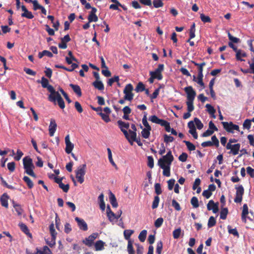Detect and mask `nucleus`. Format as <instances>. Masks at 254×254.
<instances>
[{"label": "nucleus", "instance_id": "53", "mask_svg": "<svg viewBox=\"0 0 254 254\" xmlns=\"http://www.w3.org/2000/svg\"><path fill=\"white\" fill-rule=\"evenodd\" d=\"M149 74H152L154 76H156V79H157L158 80H161L163 78L162 73H160L158 71H156V70H155L153 71H150Z\"/></svg>", "mask_w": 254, "mask_h": 254}, {"label": "nucleus", "instance_id": "42", "mask_svg": "<svg viewBox=\"0 0 254 254\" xmlns=\"http://www.w3.org/2000/svg\"><path fill=\"white\" fill-rule=\"evenodd\" d=\"M145 85L141 82H139L136 85L135 91L136 92H142L145 90Z\"/></svg>", "mask_w": 254, "mask_h": 254}, {"label": "nucleus", "instance_id": "52", "mask_svg": "<svg viewBox=\"0 0 254 254\" xmlns=\"http://www.w3.org/2000/svg\"><path fill=\"white\" fill-rule=\"evenodd\" d=\"M161 126L164 127L166 131L167 132H170L172 129L170 127V123L165 120H164Z\"/></svg>", "mask_w": 254, "mask_h": 254}, {"label": "nucleus", "instance_id": "7", "mask_svg": "<svg viewBox=\"0 0 254 254\" xmlns=\"http://www.w3.org/2000/svg\"><path fill=\"white\" fill-rule=\"evenodd\" d=\"M37 82L38 83H40L43 88H47L50 94L55 93V91H56L55 88L52 85L49 84L48 80L45 77L43 76L41 78V80H38Z\"/></svg>", "mask_w": 254, "mask_h": 254}, {"label": "nucleus", "instance_id": "16", "mask_svg": "<svg viewBox=\"0 0 254 254\" xmlns=\"http://www.w3.org/2000/svg\"><path fill=\"white\" fill-rule=\"evenodd\" d=\"M75 220L77 223L78 226L80 229L84 231L87 230V224L83 219H81L78 217H76L75 218Z\"/></svg>", "mask_w": 254, "mask_h": 254}, {"label": "nucleus", "instance_id": "54", "mask_svg": "<svg viewBox=\"0 0 254 254\" xmlns=\"http://www.w3.org/2000/svg\"><path fill=\"white\" fill-rule=\"evenodd\" d=\"M163 249V243L161 241L157 242L156 252L157 254H161Z\"/></svg>", "mask_w": 254, "mask_h": 254}, {"label": "nucleus", "instance_id": "38", "mask_svg": "<svg viewBox=\"0 0 254 254\" xmlns=\"http://www.w3.org/2000/svg\"><path fill=\"white\" fill-rule=\"evenodd\" d=\"M193 101L194 100H187L186 102L187 110L189 112H191L194 110Z\"/></svg>", "mask_w": 254, "mask_h": 254}, {"label": "nucleus", "instance_id": "27", "mask_svg": "<svg viewBox=\"0 0 254 254\" xmlns=\"http://www.w3.org/2000/svg\"><path fill=\"white\" fill-rule=\"evenodd\" d=\"M92 85L99 90L102 91L104 89V84L100 80L95 81L92 83Z\"/></svg>", "mask_w": 254, "mask_h": 254}, {"label": "nucleus", "instance_id": "37", "mask_svg": "<svg viewBox=\"0 0 254 254\" xmlns=\"http://www.w3.org/2000/svg\"><path fill=\"white\" fill-rule=\"evenodd\" d=\"M133 230H125L124 232V236L125 239L127 240H128V241L130 240V236L133 233Z\"/></svg>", "mask_w": 254, "mask_h": 254}, {"label": "nucleus", "instance_id": "56", "mask_svg": "<svg viewBox=\"0 0 254 254\" xmlns=\"http://www.w3.org/2000/svg\"><path fill=\"white\" fill-rule=\"evenodd\" d=\"M196 125V126L198 129H201L203 127V125L200 121V120L197 118H195L194 119V122Z\"/></svg>", "mask_w": 254, "mask_h": 254}, {"label": "nucleus", "instance_id": "63", "mask_svg": "<svg viewBox=\"0 0 254 254\" xmlns=\"http://www.w3.org/2000/svg\"><path fill=\"white\" fill-rule=\"evenodd\" d=\"M74 107H75V108L76 110V111L79 113H81L83 112V108H82L81 104H80V103L78 102V101H76L74 103Z\"/></svg>", "mask_w": 254, "mask_h": 254}, {"label": "nucleus", "instance_id": "64", "mask_svg": "<svg viewBox=\"0 0 254 254\" xmlns=\"http://www.w3.org/2000/svg\"><path fill=\"white\" fill-rule=\"evenodd\" d=\"M155 193L158 195L162 193V190L160 184L159 183H156L154 186Z\"/></svg>", "mask_w": 254, "mask_h": 254}, {"label": "nucleus", "instance_id": "25", "mask_svg": "<svg viewBox=\"0 0 254 254\" xmlns=\"http://www.w3.org/2000/svg\"><path fill=\"white\" fill-rule=\"evenodd\" d=\"M231 123L232 122H230V123L226 122H222V124L223 125L224 128L229 132L233 133V128L232 127H231Z\"/></svg>", "mask_w": 254, "mask_h": 254}, {"label": "nucleus", "instance_id": "45", "mask_svg": "<svg viewBox=\"0 0 254 254\" xmlns=\"http://www.w3.org/2000/svg\"><path fill=\"white\" fill-rule=\"evenodd\" d=\"M23 180L27 184V185L29 189H32L33 187V183L28 177L24 176Z\"/></svg>", "mask_w": 254, "mask_h": 254}, {"label": "nucleus", "instance_id": "30", "mask_svg": "<svg viewBox=\"0 0 254 254\" xmlns=\"http://www.w3.org/2000/svg\"><path fill=\"white\" fill-rule=\"evenodd\" d=\"M13 206L14 208L15 211L17 212V215L20 216L21 215L22 213L23 212V210L21 208V206L20 204L16 203L14 201H13Z\"/></svg>", "mask_w": 254, "mask_h": 254}, {"label": "nucleus", "instance_id": "49", "mask_svg": "<svg viewBox=\"0 0 254 254\" xmlns=\"http://www.w3.org/2000/svg\"><path fill=\"white\" fill-rule=\"evenodd\" d=\"M160 201V198L158 195L154 197L152 205V209H155L158 207Z\"/></svg>", "mask_w": 254, "mask_h": 254}, {"label": "nucleus", "instance_id": "6", "mask_svg": "<svg viewBox=\"0 0 254 254\" xmlns=\"http://www.w3.org/2000/svg\"><path fill=\"white\" fill-rule=\"evenodd\" d=\"M236 190V196L234 198V202L241 203L242 201L243 196L244 194V188L242 185L235 186Z\"/></svg>", "mask_w": 254, "mask_h": 254}, {"label": "nucleus", "instance_id": "10", "mask_svg": "<svg viewBox=\"0 0 254 254\" xmlns=\"http://www.w3.org/2000/svg\"><path fill=\"white\" fill-rule=\"evenodd\" d=\"M184 90L187 94V100H194L196 96V92L192 87L189 86L184 88Z\"/></svg>", "mask_w": 254, "mask_h": 254}, {"label": "nucleus", "instance_id": "29", "mask_svg": "<svg viewBox=\"0 0 254 254\" xmlns=\"http://www.w3.org/2000/svg\"><path fill=\"white\" fill-rule=\"evenodd\" d=\"M122 213V210H120V215H116L113 211L107 215V217L110 222H113L115 219H118Z\"/></svg>", "mask_w": 254, "mask_h": 254}, {"label": "nucleus", "instance_id": "48", "mask_svg": "<svg viewBox=\"0 0 254 254\" xmlns=\"http://www.w3.org/2000/svg\"><path fill=\"white\" fill-rule=\"evenodd\" d=\"M127 249L128 254H134V251L131 240L128 241Z\"/></svg>", "mask_w": 254, "mask_h": 254}, {"label": "nucleus", "instance_id": "3", "mask_svg": "<svg viewBox=\"0 0 254 254\" xmlns=\"http://www.w3.org/2000/svg\"><path fill=\"white\" fill-rule=\"evenodd\" d=\"M174 160V157L172 154V152L169 150L166 155L163 156L162 158L159 159L158 164L159 166H170Z\"/></svg>", "mask_w": 254, "mask_h": 254}, {"label": "nucleus", "instance_id": "47", "mask_svg": "<svg viewBox=\"0 0 254 254\" xmlns=\"http://www.w3.org/2000/svg\"><path fill=\"white\" fill-rule=\"evenodd\" d=\"M183 142L186 144L189 150L193 151L195 149V145L190 142L187 140H184Z\"/></svg>", "mask_w": 254, "mask_h": 254}, {"label": "nucleus", "instance_id": "40", "mask_svg": "<svg viewBox=\"0 0 254 254\" xmlns=\"http://www.w3.org/2000/svg\"><path fill=\"white\" fill-rule=\"evenodd\" d=\"M228 213V210L227 208H223L220 211V218L223 220H225L227 218V215Z\"/></svg>", "mask_w": 254, "mask_h": 254}, {"label": "nucleus", "instance_id": "2", "mask_svg": "<svg viewBox=\"0 0 254 254\" xmlns=\"http://www.w3.org/2000/svg\"><path fill=\"white\" fill-rule=\"evenodd\" d=\"M48 100L55 104L57 102L60 108L63 109L65 108L64 102L59 92L55 91V93L50 94L48 97Z\"/></svg>", "mask_w": 254, "mask_h": 254}, {"label": "nucleus", "instance_id": "43", "mask_svg": "<svg viewBox=\"0 0 254 254\" xmlns=\"http://www.w3.org/2000/svg\"><path fill=\"white\" fill-rule=\"evenodd\" d=\"M49 229H50V234L52 236V239L54 240H55L56 235H57V233L54 228V223H52L50 225Z\"/></svg>", "mask_w": 254, "mask_h": 254}, {"label": "nucleus", "instance_id": "5", "mask_svg": "<svg viewBox=\"0 0 254 254\" xmlns=\"http://www.w3.org/2000/svg\"><path fill=\"white\" fill-rule=\"evenodd\" d=\"M133 90V87L130 83L127 84L125 86L124 90V93L125 94L124 100L131 101L134 96V94L132 92Z\"/></svg>", "mask_w": 254, "mask_h": 254}, {"label": "nucleus", "instance_id": "46", "mask_svg": "<svg viewBox=\"0 0 254 254\" xmlns=\"http://www.w3.org/2000/svg\"><path fill=\"white\" fill-rule=\"evenodd\" d=\"M190 203L193 208H197L199 206V203L197 198L196 196H193L190 200Z\"/></svg>", "mask_w": 254, "mask_h": 254}, {"label": "nucleus", "instance_id": "39", "mask_svg": "<svg viewBox=\"0 0 254 254\" xmlns=\"http://www.w3.org/2000/svg\"><path fill=\"white\" fill-rule=\"evenodd\" d=\"M228 231L229 234L233 235L237 238L239 237V233L236 228H232L230 226H228Z\"/></svg>", "mask_w": 254, "mask_h": 254}, {"label": "nucleus", "instance_id": "9", "mask_svg": "<svg viewBox=\"0 0 254 254\" xmlns=\"http://www.w3.org/2000/svg\"><path fill=\"white\" fill-rule=\"evenodd\" d=\"M240 147L241 144L240 143H237L235 144H227L226 145V149L228 150H230L228 153L230 154H232L233 155H237L239 153Z\"/></svg>", "mask_w": 254, "mask_h": 254}, {"label": "nucleus", "instance_id": "41", "mask_svg": "<svg viewBox=\"0 0 254 254\" xmlns=\"http://www.w3.org/2000/svg\"><path fill=\"white\" fill-rule=\"evenodd\" d=\"M146 235L147 231L146 230L141 231L138 236L139 241L141 242H144L146 239Z\"/></svg>", "mask_w": 254, "mask_h": 254}, {"label": "nucleus", "instance_id": "1", "mask_svg": "<svg viewBox=\"0 0 254 254\" xmlns=\"http://www.w3.org/2000/svg\"><path fill=\"white\" fill-rule=\"evenodd\" d=\"M23 164L25 173L29 176L36 178V175L33 172V169L35 167L32 159L29 156H26L23 159Z\"/></svg>", "mask_w": 254, "mask_h": 254}, {"label": "nucleus", "instance_id": "55", "mask_svg": "<svg viewBox=\"0 0 254 254\" xmlns=\"http://www.w3.org/2000/svg\"><path fill=\"white\" fill-rule=\"evenodd\" d=\"M216 223V220L213 216H211L209 218L207 226L209 228H211L215 225Z\"/></svg>", "mask_w": 254, "mask_h": 254}, {"label": "nucleus", "instance_id": "51", "mask_svg": "<svg viewBox=\"0 0 254 254\" xmlns=\"http://www.w3.org/2000/svg\"><path fill=\"white\" fill-rule=\"evenodd\" d=\"M164 219L162 217H159L157 218L154 222V226L156 228L160 227L163 223Z\"/></svg>", "mask_w": 254, "mask_h": 254}, {"label": "nucleus", "instance_id": "18", "mask_svg": "<svg viewBox=\"0 0 254 254\" xmlns=\"http://www.w3.org/2000/svg\"><path fill=\"white\" fill-rule=\"evenodd\" d=\"M249 213V208L247 204H244L243 206V210L242 213V220L244 223L247 222V215Z\"/></svg>", "mask_w": 254, "mask_h": 254}, {"label": "nucleus", "instance_id": "11", "mask_svg": "<svg viewBox=\"0 0 254 254\" xmlns=\"http://www.w3.org/2000/svg\"><path fill=\"white\" fill-rule=\"evenodd\" d=\"M98 235V234L97 233H93L87 238H86L85 240H83L82 242L87 246L89 247H91Z\"/></svg>", "mask_w": 254, "mask_h": 254}, {"label": "nucleus", "instance_id": "61", "mask_svg": "<svg viewBox=\"0 0 254 254\" xmlns=\"http://www.w3.org/2000/svg\"><path fill=\"white\" fill-rule=\"evenodd\" d=\"M88 20L89 22H97L98 20V18L96 14H89Z\"/></svg>", "mask_w": 254, "mask_h": 254}, {"label": "nucleus", "instance_id": "28", "mask_svg": "<svg viewBox=\"0 0 254 254\" xmlns=\"http://www.w3.org/2000/svg\"><path fill=\"white\" fill-rule=\"evenodd\" d=\"M131 127L132 130L129 129L128 132L129 133V137H131L132 139H134L135 137L136 136L137 129L134 124H131Z\"/></svg>", "mask_w": 254, "mask_h": 254}, {"label": "nucleus", "instance_id": "4", "mask_svg": "<svg viewBox=\"0 0 254 254\" xmlns=\"http://www.w3.org/2000/svg\"><path fill=\"white\" fill-rule=\"evenodd\" d=\"M86 165L85 164L79 166L76 171V178L80 184L83 183L84 181V176L85 174Z\"/></svg>", "mask_w": 254, "mask_h": 254}, {"label": "nucleus", "instance_id": "35", "mask_svg": "<svg viewBox=\"0 0 254 254\" xmlns=\"http://www.w3.org/2000/svg\"><path fill=\"white\" fill-rule=\"evenodd\" d=\"M206 108H207V110L208 112L212 115L213 118H215V116L214 115L216 111L215 109L214 108L213 106H212L210 104H207L205 106Z\"/></svg>", "mask_w": 254, "mask_h": 254}, {"label": "nucleus", "instance_id": "24", "mask_svg": "<svg viewBox=\"0 0 254 254\" xmlns=\"http://www.w3.org/2000/svg\"><path fill=\"white\" fill-rule=\"evenodd\" d=\"M105 243L102 240L97 241L95 244V250L96 251H102L104 249Z\"/></svg>", "mask_w": 254, "mask_h": 254}, {"label": "nucleus", "instance_id": "32", "mask_svg": "<svg viewBox=\"0 0 254 254\" xmlns=\"http://www.w3.org/2000/svg\"><path fill=\"white\" fill-rule=\"evenodd\" d=\"M44 56H46L49 58H52L53 57V54L47 50H44L42 52H39L38 54V57L39 59L42 58Z\"/></svg>", "mask_w": 254, "mask_h": 254}, {"label": "nucleus", "instance_id": "15", "mask_svg": "<svg viewBox=\"0 0 254 254\" xmlns=\"http://www.w3.org/2000/svg\"><path fill=\"white\" fill-rule=\"evenodd\" d=\"M57 125L56 121L54 119L50 120V123L49 127V135L50 136H53L56 131Z\"/></svg>", "mask_w": 254, "mask_h": 254}, {"label": "nucleus", "instance_id": "62", "mask_svg": "<svg viewBox=\"0 0 254 254\" xmlns=\"http://www.w3.org/2000/svg\"><path fill=\"white\" fill-rule=\"evenodd\" d=\"M174 138L173 136L168 135L166 134L164 135V141L167 143L173 142Z\"/></svg>", "mask_w": 254, "mask_h": 254}, {"label": "nucleus", "instance_id": "12", "mask_svg": "<svg viewBox=\"0 0 254 254\" xmlns=\"http://www.w3.org/2000/svg\"><path fill=\"white\" fill-rule=\"evenodd\" d=\"M65 151L67 154H69L71 152L74 148V144L70 141V137L69 134H67L65 137Z\"/></svg>", "mask_w": 254, "mask_h": 254}, {"label": "nucleus", "instance_id": "59", "mask_svg": "<svg viewBox=\"0 0 254 254\" xmlns=\"http://www.w3.org/2000/svg\"><path fill=\"white\" fill-rule=\"evenodd\" d=\"M21 16L23 17H26L28 19H32L34 18V15L32 12L27 10L26 12H23L21 14Z\"/></svg>", "mask_w": 254, "mask_h": 254}, {"label": "nucleus", "instance_id": "20", "mask_svg": "<svg viewBox=\"0 0 254 254\" xmlns=\"http://www.w3.org/2000/svg\"><path fill=\"white\" fill-rule=\"evenodd\" d=\"M8 196L6 193H3L0 198L1 205L5 208L8 206Z\"/></svg>", "mask_w": 254, "mask_h": 254}, {"label": "nucleus", "instance_id": "19", "mask_svg": "<svg viewBox=\"0 0 254 254\" xmlns=\"http://www.w3.org/2000/svg\"><path fill=\"white\" fill-rule=\"evenodd\" d=\"M69 86L72 89L74 92L78 97H81L82 96L81 89L79 85L71 83L69 84Z\"/></svg>", "mask_w": 254, "mask_h": 254}, {"label": "nucleus", "instance_id": "44", "mask_svg": "<svg viewBox=\"0 0 254 254\" xmlns=\"http://www.w3.org/2000/svg\"><path fill=\"white\" fill-rule=\"evenodd\" d=\"M98 115H99L102 118V119L106 123H109L110 122L111 120L109 117V115L104 114L102 112L98 113Z\"/></svg>", "mask_w": 254, "mask_h": 254}, {"label": "nucleus", "instance_id": "33", "mask_svg": "<svg viewBox=\"0 0 254 254\" xmlns=\"http://www.w3.org/2000/svg\"><path fill=\"white\" fill-rule=\"evenodd\" d=\"M151 128H144L141 131V135L144 138H148L150 134Z\"/></svg>", "mask_w": 254, "mask_h": 254}, {"label": "nucleus", "instance_id": "14", "mask_svg": "<svg viewBox=\"0 0 254 254\" xmlns=\"http://www.w3.org/2000/svg\"><path fill=\"white\" fill-rule=\"evenodd\" d=\"M188 127L190 129L189 131V133L192 135L194 138L197 139L198 137V135L196 130L194 122L192 121L189 122L188 124Z\"/></svg>", "mask_w": 254, "mask_h": 254}, {"label": "nucleus", "instance_id": "57", "mask_svg": "<svg viewBox=\"0 0 254 254\" xmlns=\"http://www.w3.org/2000/svg\"><path fill=\"white\" fill-rule=\"evenodd\" d=\"M153 6L155 8H159L162 7L164 5L162 0H153Z\"/></svg>", "mask_w": 254, "mask_h": 254}, {"label": "nucleus", "instance_id": "22", "mask_svg": "<svg viewBox=\"0 0 254 254\" xmlns=\"http://www.w3.org/2000/svg\"><path fill=\"white\" fill-rule=\"evenodd\" d=\"M191 62L195 66L198 67V75H203V67L204 66L206 65V63L205 62L201 63L200 64H198L196 63L194 61H191Z\"/></svg>", "mask_w": 254, "mask_h": 254}, {"label": "nucleus", "instance_id": "60", "mask_svg": "<svg viewBox=\"0 0 254 254\" xmlns=\"http://www.w3.org/2000/svg\"><path fill=\"white\" fill-rule=\"evenodd\" d=\"M251 122L252 121L250 119L245 120L243 125V127L244 128L250 129L251 127Z\"/></svg>", "mask_w": 254, "mask_h": 254}, {"label": "nucleus", "instance_id": "23", "mask_svg": "<svg viewBox=\"0 0 254 254\" xmlns=\"http://www.w3.org/2000/svg\"><path fill=\"white\" fill-rule=\"evenodd\" d=\"M21 230L26 235L29 236L30 237H32V234L30 233L29 230L27 227V226L24 223H21L18 224Z\"/></svg>", "mask_w": 254, "mask_h": 254}, {"label": "nucleus", "instance_id": "13", "mask_svg": "<svg viewBox=\"0 0 254 254\" xmlns=\"http://www.w3.org/2000/svg\"><path fill=\"white\" fill-rule=\"evenodd\" d=\"M218 205V202L214 203L213 200H210L207 204V208L208 210H212L214 213H216L219 210Z\"/></svg>", "mask_w": 254, "mask_h": 254}, {"label": "nucleus", "instance_id": "50", "mask_svg": "<svg viewBox=\"0 0 254 254\" xmlns=\"http://www.w3.org/2000/svg\"><path fill=\"white\" fill-rule=\"evenodd\" d=\"M119 81V76H114L113 77L110 78L108 82V85L111 86L113 83L115 82H118Z\"/></svg>", "mask_w": 254, "mask_h": 254}, {"label": "nucleus", "instance_id": "8", "mask_svg": "<svg viewBox=\"0 0 254 254\" xmlns=\"http://www.w3.org/2000/svg\"><path fill=\"white\" fill-rule=\"evenodd\" d=\"M117 124L119 126L121 130L123 132L126 138H128V136L129 135L127 130L129 127V124L128 123H125L121 120H119L117 122Z\"/></svg>", "mask_w": 254, "mask_h": 254}, {"label": "nucleus", "instance_id": "58", "mask_svg": "<svg viewBox=\"0 0 254 254\" xmlns=\"http://www.w3.org/2000/svg\"><path fill=\"white\" fill-rule=\"evenodd\" d=\"M200 18L202 22L204 23L211 22V20L209 16L205 15L204 14H201Z\"/></svg>", "mask_w": 254, "mask_h": 254}, {"label": "nucleus", "instance_id": "21", "mask_svg": "<svg viewBox=\"0 0 254 254\" xmlns=\"http://www.w3.org/2000/svg\"><path fill=\"white\" fill-rule=\"evenodd\" d=\"M109 200L113 207H117L118 206V202L117 201V199L115 195L111 191L109 192Z\"/></svg>", "mask_w": 254, "mask_h": 254}, {"label": "nucleus", "instance_id": "26", "mask_svg": "<svg viewBox=\"0 0 254 254\" xmlns=\"http://www.w3.org/2000/svg\"><path fill=\"white\" fill-rule=\"evenodd\" d=\"M149 120L153 123L161 125L164 120L159 119L156 115H152L149 117Z\"/></svg>", "mask_w": 254, "mask_h": 254}, {"label": "nucleus", "instance_id": "31", "mask_svg": "<svg viewBox=\"0 0 254 254\" xmlns=\"http://www.w3.org/2000/svg\"><path fill=\"white\" fill-rule=\"evenodd\" d=\"M163 170V174L166 177L170 176V166H159Z\"/></svg>", "mask_w": 254, "mask_h": 254}, {"label": "nucleus", "instance_id": "17", "mask_svg": "<svg viewBox=\"0 0 254 254\" xmlns=\"http://www.w3.org/2000/svg\"><path fill=\"white\" fill-rule=\"evenodd\" d=\"M247 57V53L241 49H238L236 52V59L237 61L244 62L245 60L243 59L242 58H246Z\"/></svg>", "mask_w": 254, "mask_h": 254}, {"label": "nucleus", "instance_id": "34", "mask_svg": "<svg viewBox=\"0 0 254 254\" xmlns=\"http://www.w3.org/2000/svg\"><path fill=\"white\" fill-rule=\"evenodd\" d=\"M127 139L128 141V142L132 144L133 141H135L137 143L138 146H141L142 145V143L140 141V138H136V136L135 137L134 139H132L131 137H129V135L128 136V138Z\"/></svg>", "mask_w": 254, "mask_h": 254}, {"label": "nucleus", "instance_id": "36", "mask_svg": "<svg viewBox=\"0 0 254 254\" xmlns=\"http://www.w3.org/2000/svg\"><path fill=\"white\" fill-rule=\"evenodd\" d=\"M107 152H108V158H109V160L110 162L114 167H115V168L117 169V166L113 159L112 152H111V150L110 149V148H107Z\"/></svg>", "mask_w": 254, "mask_h": 254}]
</instances>
